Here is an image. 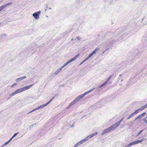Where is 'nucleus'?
Here are the masks:
<instances>
[{"instance_id": "obj_1", "label": "nucleus", "mask_w": 147, "mask_h": 147, "mask_svg": "<svg viewBox=\"0 0 147 147\" xmlns=\"http://www.w3.org/2000/svg\"><path fill=\"white\" fill-rule=\"evenodd\" d=\"M79 54H78L76 55L74 57L71 58V59L67 61L64 63L60 68L58 69L57 71L54 73V74L55 75L59 73L61 70L62 69L66 66L67 64L70 63V62H72L73 61L75 60L76 59H77L79 56Z\"/></svg>"}, {"instance_id": "obj_2", "label": "nucleus", "mask_w": 147, "mask_h": 147, "mask_svg": "<svg viewBox=\"0 0 147 147\" xmlns=\"http://www.w3.org/2000/svg\"><path fill=\"white\" fill-rule=\"evenodd\" d=\"M95 88H94L92 89H91L89 90V91L85 92L83 94L78 96L75 99L77 101V102H78V101L80 100L81 98L85 95L87 94H88L90 93L91 92L93 91L95 89Z\"/></svg>"}, {"instance_id": "obj_3", "label": "nucleus", "mask_w": 147, "mask_h": 147, "mask_svg": "<svg viewBox=\"0 0 147 147\" xmlns=\"http://www.w3.org/2000/svg\"><path fill=\"white\" fill-rule=\"evenodd\" d=\"M41 12L40 11L35 12L32 14V16L36 20H37L39 18V15L40 14Z\"/></svg>"}, {"instance_id": "obj_4", "label": "nucleus", "mask_w": 147, "mask_h": 147, "mask_svg": "<svg viewBox=\"0 0 147 147\" xmlns=\"http://www.w3.org/2000/svg\"><path fill=\"white\" fill-rule=\"evenodd\" d=\"M98 134V133L97 132H96L95 133H93L87 137H86L85 139H84L85 140L87 141L88 140H89L90 138H92L93 136H94L96 135V134Z\"/></svg>"}, {"instance_id": "obj_5", "label": "nucleus", "mask_w": 147, "mask_h": 147, "mask_svg": "<svg viewBox=\"0 0 147 147\" xmlns=\"http://www.w3.org/2000/svg\"><path fill=\"white\" fill-rule=\"evenodd\" d=\"M119 126L117 125V124L116 123L115 124L112 125L111 126L109 127L110 131L114 130L115 128Z\"/></svg>"}, {"instance_id": "obj_6", "label": "nucleus", "mask_w": 147, "mask_h": 147, "mask_svg": "<svg viewBox=\"0 0 147 147\" xmlns=\"http://www.w3.org/2000/svg\"><path fill=\"white\" fill-rule=\"evenodd\" d=\"M86 141L85 139H84L82 140H81L79 142L77 143L73 147H77L78 146H80L83 143H84Z\"/></svg>"}, {"instance_id": "obj_7", "label": "nucleus", "mask_w": 147, "mask_h": 147, "mask_svg": "<svg viewBox=\"0 0 147 147\" xmlns=\"http://www.w3.org/2000/svg\"><path fill=\"white\" fill-rule=\"evenodd\" d=\"M99 49L98 48H96L91 53L89 54L88 56V58H89V59L92 56L95 54L96 53V51L98 50Z\"/></svg>"}, {"instance_id": "obj_8", "label": "nucleus", "mask_w": 147, "mask_h": 147, "mask_svg": "<svg viewBox=\"0 0 147 147\" xmlns=\"http://www.w3.org/2000/svg\"><path fill=\"white\" fill-rule=\"evenodd\" d=\"M34 84H32L28 86L24 87L22 88L23 91L26 90H28Z\"/></svg>"}, {"instance_id": "obj_9", "label": "nucleus", "mask_w": 147, "mask_h": 147, "mask_svg": "<svg viewBox=\"0 0 147 147\" xmlns=\"http://www.w3.org/2000/svg\"><path fill=\"white\" fill-rule=\"evenodd\" d=\"M111 131L109 127L104 130L102 133V134L103 135L105 133L110 132Z\"/></svg>"}, {"instance_id": "obj_10", "label": "nucleus", "mask_w": 147, "mask_h": 147, "mask_svg": "<svg viewBox=\"0 0 147 147\" xmlns=\"http://www.w3.org/2000/svg\"><path fill=\"white\" fill-rule=\"evenodd\" d=\"M12 4L11 3H7L6 4H5L2 5L1 6V7L2 8V9H4L7 7V6H8L9 5H11Z\"/></svg>"}, {"instance_id": "obj_11", "label": "nucleus", "mask_w": 147, "mask_h": 147, "mask_svg": "<svg viewBox=\"0 0 147 147\" xmlns=\"http://www.w3.org/2000/svg\"><path fill=\"white\" fill-rule=\"evenodd\" d=\"M26 78V77L25 76H24L23 77H20L17 78L16 80V82H18L19 81H20L24 79H25Z\"/></svg>"}, {"instance_id": "obj_12", "label": "nucleus", "mask_w": 147, "mask_h": 147, "mask_svg": "<svg viewBox=\"0 0 147 147\" xmlns=\"http://www.w3.org/2000/svg\"><path fill=\"white\" fill-rule=\"evenodd\" d=\"M77 102V101L75 99L74 100L72 101L70 104H69V106L68 108L71 107V106H73L74 104H76V103Z\"/></svg>"}, {"instance_id": "obj_13", "label": "nucleus", "mask_w": 147, "mask_h": 147, "mask_svg": "<svg viewBox=\"0 0 147 147\" xmlns=\"http://www.w3.org/2000/svg\"><path fill=\"white\" fill-rule=\"evenodd\" d=\"M45 104H44V105H41L39 107H36V110H37V109H39L40 108H43V107H45Z\"/></svg>"}, {"instance_id": "obj_14", "label": "nucleus", "mask_w": 147, "mask_h": 147, "mask_svg": "<svg viewBox=\"0 0 147 147\" xmlns=\"http://www.w3.org/2000/svg\"><path fill=\"white\" fill-rule=\"evenodd\" d=\"M16 94L19 93L23 92L22 88H21L16 91Z\"/></svg>"}, {"instance_id": "obj_15", "label": "nucleus", "mask_w": 147, "mask_h": 147, "mask_svg": "<svg viewBox=\"0 0 147 147\" xmlns=\"http://www.w3.org/2000/svg\"><path fill=\"white\" fill-rule=\"evenodd\" d=\"M112 77V75H111L107 79L106 81L105 82H104L106 84L109 81V80Z\"/></svg>"}, {"instance_id": "obj_16", "label": "nucleus", "mask_w": 147, "mask_h": 147, "mask_svg": "<svg viewBox=\"0 0 147 147\" xmlns=\"http://www.w3.org/2000/svg\"><path fill=\"white\" fill-rule=\"evenodd\" d=\"M106 84L104 82L103 84H102L101 85H100V86H97V89H99L101 87H103V86H105Z\"/></svg>"}, {"instance_id": "obj_17", "label": "nucleus", "mask_w": 147, "mask_h": 147, "mask_svg": "<svg viewBox=\"0 0 147 147\" xmlns=\"http://www.w3.org/2000/svg\"><path fill=\"white\" fill-rule=\"evenodd\" d=\"M140 110L139 109H137L134 112L132 113L134 115H135L139 112Z\"/></svg>"}, {"instance_id": "obj_18", "label": "nucleus", "mask_w": 147, "mask_h": 147, "mask_svg": "<svg viewBox=\"0 0 147 147\" xmlns=\"http://www.w3.org/2000/svg\"><path fill=\"white\" fill-rule=\"evenodd\" d=\"M133 145V143H132V142H131L129 144H128L126 145L125 146V147H129L131 146H132V145Z\"/></svg>"}, {"instance_id": "obj_19", "label": "nucleus", "mask_w": 147, "mask_h": 147, "mask_svg": "<svg viewBox=\"0 0 147 147\" xmlns=\"http://www.w3.org/2000/svg\"><path fill=\"white\" fill-rule=\"evenodd\" d=\"M132 142L133 143V145H136V144H137L139 143L138 140H137L136 141H135L133 142Z\"/></svg>"}, {"instance_id": "obj_20", "label": "nucleus", "mask_w": 147, "mask_h": 147, "mask_svg": "<svg viewBox=\"0 0 147 147\" xmlns=\"http://www.w3.org/2000/svg\"><path fill=\"white\" fill-rule=\"evenodd\" d=\"M123 119L124 118L123 117L118 122L116 123L119 126L122 121Z\"/></svg>"}, {"instance_id": "obj_21", "label": "nucleus", "mask_w": 147, "mask_h": 147, "mask_svg": "<svg viewBox=\"0 0 147 147\" xmlns=\"http://www.w3.org/2000/svg\"><path fill=\"white\" fill-rule=\"evenodd\" d=\"M134 115L132 113H131L130 115H129V116L127 118V119L128 120L131 118L132 116H133Z\"/></svg>"}, {"instance_id": "obj_22", "label": "nucleus", "mask_w": 147, "mask_h": 147, "mask_svg": "<svg viewBox=\"0 0 147 147\" xmlns=\"http://www.w3.org/2000/svg\"><path fill=\"white\" fill-rule=\"evenodd\" d=\"M16 94V91H15V92H13L10 95V96H13V95H15V94Z\"/></svg>"}, {"instance_id": "obj_23", "label": "nucleus", "mask_w": 147, "mask_h": 147, "mask_svg": "<svg viewBox=\"0 0 147 147\" xmlns=\"http://www.w3.org/2000/svg\"><path fill=\"white\" fill-rule=\"evenodd\" d=\"M52 101V100H50L48 102L46 103V104H45V106L49 104Z\"/></svg>"}, {"instance_id": "obj_24", "label": "nucleus", "mask_w": 147, "mask_h": 147, "mask_svg": "<svg viewBox=\"0 0 147 147\" xmlns=\"http://www.w3.org/2000/svg\"><path fill=\"white\" fill-rule=\"evenodd\" d=\"M9 143L8 142V141H7V142L5 143H4L3 145H2V146H4L7 144H8Z\"/></svg>"}, {"instance_id": "obj_25", "label": "nucleus", "mask_w": 147, "mask_h": 147, "mask_svg": "<svg viewBox=\"0 0 147 147\" xmlns=\"http://www.w3.org/2000/svg\"><path fill=\"white\" fill-rule=\"evenodd\" d=\"M147 118V117L143 119V120L147 124V120L146 119V118Z\"/></svg>"}, {"instance_id": "obj_26", "label": "nucleus", "mask_w": 147, "mask_h": 147, "mask_svg": "<svg viewBox=\"0 0 147 147\" xmlns=\"http://www.w3.org/2000/svg\"><path fill=\"white\" fill-rule=\"evenodd\" d=\"M144 109H145L144 106L141 107V108H140V109H139V110L141 111H142Z\"/></svg>"}, {"instance_id": "obj_27", "label": "nucleus", "mask_w": 147, "mask_h": 147, "mask_svg": "<svg viewBox=\"0 0 147 147\" xmlns=\"http://www.w3.org/2000/svg\"><path fill=\"white\" fill-rule=\"evenodd\" d=\"M88 57L86 58L83 61V62H85L88 59H89V58H88Z\"/></svg>"}, {"instance_id": "obj_28", "label": "nucleus", "mask_w": 147, "mask_h": 147, "mask_svg": "<svg viewBox=\"0 0 147 147\" xmlns=\"http://www.w3.org/2000/svg\"><path fill=\"white\" fill-rule=\"evenodd\" d=\"M18 134V132L14 134L13 135L12 137V138H13L14 137H15Z\"/></svg>"}, {"instance_id": "obj_29", "label": "nucleus", "mask_w": 147, "mask_h": 147, "mask_svg": "<svg viewBox=\"0 0 147 147\" xmlns=\"http://www.w3.org/2000/svg\"><path fill=\"white\" fill-rule=\"evenodd\" d=\"M143 131V130H141L137 135L136 136H138V135H139Z\"/></svg>"}, {"instance_id": "obj_30", "label": "nucleus", "mask_w": 147, "mask_h": 147, "mask_svg": "<svg viewBox=\"0 0 147 147\" xmlns=\"http://www.w3.org/2000/svg\"><path fill=\"white\" fill-rule=\"evenodd\" d=\"M36 110V108H35L34 109H33L32 110H31V111H30L28 113H31L32 112L35 111Z\"/></svg>"}, {"instance_id": "obj_31", "label": "nucleus", "mask_w": 147, "mask_h": 147, "mask_svg": "<svg viewBox=\"0 0 147 147\" xmlns=\"http://www.w3.org/2000/svg\"><path fill=\"white\" fill-rule=\"evenodd\" d=\"M144 140V139H142V140H138L139 143H141V142H142Z\"/></svg>"}, {"instance_id": "obj_32", "label": "nucleus", "mask_w": 147, "mask_h": 147, "mask_svg": "<svg viewBox=\"0 0 147 147\" xmlns=\"http://www.w3.org/2000/svg\"><path fill=\"white\" fill-rule=\"evenodd\" d=\"M17 85V84L14 83L13 84H12V85L11 86V87H13L14 86L16 85Z\"/></svg>"}, {"instance_id": "obj_33", "label": "nucleus", "mask_w": 147, "mask_h": 147, "mask_svg": "<svg viewBox=\"0 0 147 147\" xmlns=\"http://www.w3.org/2000/svg\"><path fill=\"white\" fill-rule=\"evenodd\" d=\"M146 114V113L145 112H144L143 113H142V114H140L141 116H142V117L145 114Z\"/></svg>"}, {"instance_id": "obj_34", "label": "nucleus", "mask_w": 147, "mask_h": 147, "mask_svg": "<svg viewBox=\"0 0 147 147\" xmlns=\"http://www.w3.org/2000/svg\"><path fill=\"white\" fill-rule=\"evenodd\" d=\"M13 139V138H12V137L8 141V142L9 143L11 141V140L12 139Z\"/></svg>"}, {"instance_id": "obj_35", "label": "nucleus", "mask_w": 147, "mask_h": 147, "mask_svg": "<svg viewBox=\"0 0 147 147\" xmlns=\"http://www.w3.org/2000/svg\"><path fill=\"white\" fill-rule=\"evenodd\" d=\"M145 109H146L147 107V103L144 106Z\"/></svg>"}, {"instance_id": "obj_36", "label": "nucleus", "mask_w": 147, "mask_h": 147, "mask_svg": "<svg viewBox=\"0 0 147 147\" xmlns=\"http://www.w3.org/2000/svg\"><path fill=\"white\" fill-rule=\"evenodd\" d=\"M145 109H146L147 107V103L144 106Z\"/></svg>"}, {"instance_id": "obj_37", "label": "nucleus", "mask_w": 147, "mask_h": 147, "mask_svg": "<svg viewBox=\"0 0 147 147\" xmlns=\"http://www.w3.org/2000/svg\"><path fill=\"white\" fill-rule=\"evenodd\" d=\"M76 38L78 40H79L80 39V38L79 37V36H78V37H76Z\"/></svg>"}, {"instance_id": "obj_38", "label": "nucleus", "mask_w": 147, "mask_h": 147, "mask_svg": "<svg viewBox=\"0 0 147 147\" xmlns=\"http://www.w3.org/2000/svg\"><path fill=\"white\" fill-rule=\"evenodd\" d=\"M137 117H138V119H139L140 118L142 117L141 116V115H139Z\"/></svg>"}, {"instance_id": "obj_39", "label": "nucleus", "mask_w": 147, "mask_h": 147, "mask_svg": "<svg viewBox=\"0 0 147 147\" xmlns=\"http://www.w3.org/2000/svg\"><path fill=\"white\" fill-rule=\"evenodd\" d=\"M6 36V34H3L1 35V37H2L3 36Z\"/></svg>"}, {"instance_id": "obj_40", "label": "nucleus", "mask_w": 147, "mask_h": 147, "mask_svg": "<svg viewBox=\"0 0 147 147\" xmlns=\"http://www.w3.org/2000/svg\"><path fill=\"white\" fill-rule=\"evenodd\" d=\"M3 9H2V8L1 7V6L0 7V11H2Z\"/></svg>"}, {"instance_id": "obj_41", "label": "nucleus", "mask_w": 147, "mask_h": 147, "mask_svg": "<svg viewBox=\"0 0 147 147\" xmlns=\"http://www.w3.org/2000/svg\"><path fill=\"white\" fill-rule=\"evenodd\" d=\"M138 119V117H137L136 118H135V119H134V121H135L136 120Z\"/></svg>"}, {"instance_id": "obj_42", "label": "nucleus", "mask_w": 147, "mask_h": 147, "mask_svg": "<svg viewBox=\"0 0 147 147\" xmlns=\"http://www.w3.org/2000/svg\"><path fill=\"white\" fill-rule=\"evenodd\" d=\"M35 125V124H34L33 125H32L31 126H32V127H34V125Z\"/></svg>"}, {"instance_id": "obj_43", "label": "nucleus", "mask_w": 147, "mask_h": 147, "mask_svg": "<svg viewBox=\"0 0 147 147\" xmlns=\"http://www.w3.org/2000/svg\"><path fill=\"white\" fill-rule=\"evenodd\" d=\"M32 127V126H31V125L30 126H29V128H30V129Z\"/></svg>"}, {"instance_id": "obj_44", "label": "nucleus", "mask_w": 147, "mask_h": 147, "mask_svg": "<svg viewBox=\"0 0 147 147\" xmlns=\"http://www.w3.org/2000/svg\"><path fill=\"white\" fill-rule=\"evenodd\" d=\"M84 62H83V61L80 64V65H81L83 63H84Z\"/></svg>"}, {"instance_id": "obj_45", "label": "nucleus", "mask_w": 147, "mask_h": 147, "mask_svg": "<svg viewBox=\"0 0 147 147\" xmlns=\"http://www.w3.org/2000/svg\"><path fill=\"white\" fill-rule=\"evenodd\" d=\"M55 97H53L51 100H52H52Z\"/></svg>"}, {"instance_id": "obj_46", "label": "nucleus", "mask_w": 147, "mask_h": 147, "mask_svg": "<svg viewBox=\"0 0 147 147\" xmlns=\"http://www.w3.org/2000/svg\"><path fill=\"white\" fill-rule=\"evenodd\" d=\"M74 40V39L73 38L71 39V40Z\"/></svg>"}, {"instance_id": "obj_47", "label": "nucleus", "mask_w": 147, "mask_h": 147, "mask_svg": "<svg viewBox=\"0 0 147 147\" xmlns=\"http://www.w3.org/2000/svg\"><path fill=\"white\" fill-rule=\"evenodd\" d=\"M123 81V80H121V82H122Z\"/></svg>"}, {"instance_id": "obj_48", "label": "nucleus", "mask_w": 147, "mask_h": 147, "mask_svg": "<svg viewBox=\"0 0 147 147\" xmlns=\"http://www.w3.org/2000/svg\"><path fill=\"white\" fill-rule=\"evenodd\" d=\"M73 125H72V126H71V127H73Z\"/></svg>"}, {"instance_id": "obj_49", "label": "nucleus", "mask_w": 147, "mask_h": 147, "mask_svg": "<svg viewBox=\"0 0 147 147\" xmlns=\"http://www.w3.org/2000/svg\"><path fill=\"white\" fill-rule=\"evenodd\" d=\"M1 24V23H0V25Z\"/></svg>"}, {"instance_id": "obj_50", "label": "nucleus", "mask_w": 147, "mask_h": 147, "mask_svg": "<svg viewBox=\"0 0 147 147\" xmlns=\"http://www.w3.org/2000/svg\"><path fill=\"white\" fill-rule=\"evenodd\" d=\"M49 9H51V8H50Z\"/></svg>"}, {"instance_id": "obj_51", "label": "nucleus", "mask_w": 147, "mask_h": 147, "mask_svg": "<svg viewBox=\"0 0 147 147\" xmlns=\"http://www.w3.org/2000/svg\"><path fill=\"white\" fill-rule=\"evenodd\" d=\"M110 84H111V82H110Z\"/></svg>"}, {"instance_id": "obj_52", "label": "nucleus", "mask_w": 147, "mask_h": 147, "mask_svg": "<svg viewBox=\"0 0 147 147\" xmlns=\"http://www.w3.org/2000/svg\"><path fill=\"white\" fill-rule=\"evenodd\" d=\"M3 146H1V147H3Z\"/></svg>"}]
</instances>
